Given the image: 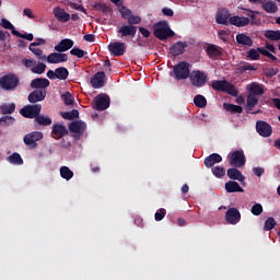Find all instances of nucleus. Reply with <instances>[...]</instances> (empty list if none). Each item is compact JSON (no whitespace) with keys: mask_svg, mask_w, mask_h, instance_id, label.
Wrapping results in <instances>:
<instances>
[{"mask_svg":"<svg viewBox=\"0 0 280 280\" xmlns=\"http://www.w3.org/2000/svg\"><path fill=\"white\" fill-rule=\"evenodd\" d=\"M229 19H231V12L228 9H221L217 12L215 23L218 25H229Z\"/></svg>","mask_w":280,"mask_h":280,"instance_id":"nucleus-21","label":"nucleus"},{"mask_svg":"<svg viewBox=\"0 0 280 280\" xmlns=\"http://www.w3.org/2000/svg\"><path fill=\"white\" fill-rule=\"evenodd\" d=\"M218 36L221 40H226V36H229V32L224 30H219L218 31Z\"/></svg>","mask_w":280,"mask_h":280,"instance_id":"nucleus-63","label":"nucleus"},{"mask_svg":"<svg viewBox=\"0 0 280 280\" xmlns=\"http://www.w3.org/2000/svg\"><path fill=\"white\" fill-rule=\"evenodd\" d=\"M20 80L14 73L4 74L0 78V86L3 91H16Z\"/></svg>","mask_w":280,"mask_h":280,"instance_id":"nucleus-4","label":"nucleus"},{"mask_svg":"<svg viewBox=\"0 0 280 280\" xmlns=\"http://www.w3.org/2000/svg\"><path fill=\"white\" fill-rule=\"evenodd\" d=\"M106 82V73L104 71H98L91 79V84L93 89H102Z\"/></svg>","mask_w":280,"mask_h":280,"instance_id":"nucleus-22","label":"nucleus"},{"mask_svg":"<svg viewBox=\"0 0 280 280\" xmlns=\"http://www.w3.org/2000/svg\"><path fill=\"white\" fill-rule=\"evenodd\" d=\"M10 38V33L8 31H0V43H4Z\"/></svg>","mask_w":280,"mask_h":280,"instance_id":"nucleus-60","label":"nucleus"},{"mask_svg":"<svg viewBox=\"0 0 280 280\" xmlns=\"http://www.w3.org/2000/svg\"><path fill=\"white\" fill-rule=\"evenodd\" d=\"M189 78L192 86H197V89L207 84V74L200 70L192 71Z\"/></svg>","mask_w":280,"mask_h":280,"instance_id":"nucleus-9","label":"nucleus"},{"mask_svg":"<svg viewBox=\"0 0 280 280\" xmlns=\"http://www.w3.org/2000/svg\"><path fill=\"white\" fill-rule=\"evenodd\" d=\"M225 191L228 194H235V192L244 194V188H241L237 182L230 180L225 183Z\"/></svg>","mask_w":280,"mask_h":280,"instance_id":"nucleus-31","label":"nucleus"},{"mask_svg":"<svg viewBox=\"0 0 280 280\" xmlns=\"http://www.w3.org/2000/svg\"><path fill=\"white\" fill-rule=\"evenodd\" d=\"M253 172H254L255 176L259 177V176H261L264 174L265 170H264V167L257 166V167L253 168Z\"/></svg>","mask_w":280,"mask_h":280,"instance_id":"nucleus-64","label":"nucleus"},{"mask_svg":"<svg viewBox=\"0 0 280 280\" xmlns=\"http://www.w3.org/2000/svg\"><path fill=\"white\" fill-rule=\"evenodd\" d=\"M61 100L63 101L66 106H73V102H75V100L73 98V94L70 92H65L63 94H61Z\"/></svg>","mask_w":280,"mask_h":280,"instance_id":"nucleus-43","label":"nucleus"},{"mask_svg":"<svg viewBox=\"0 0 280 280\" xmlns=\"http://www.w3.org/2000/svg\"><path fill=\"white\" fill-rule=\"evenodd\" d=\"M108 51L114 57L124 56L126 54V43L113 42L108 45Z\"/></svg>","mask_w":280,"mask_h":280,"instance_id":"nucleus-12","label":"nucleus"},{"mask_svg":"<svg viewBox=\"0 0 280 280\" xmlns=\"http://www.w3.org/2000/svg\"><path fill=\"white\" fill-rule=\"evenodd\" d=\"M215 163H222V155L218 153H212L208 155L203 161V165H206L207 167H213Z\"/></svg>","mask_w":280,"mask_h":280,"instance_id":"nucleus-30","label":"nucleus"},{"mask_svg":"<svg viewBox=\"0 0 280 280\" xmlns=\"http://www.w3.org/2000/svg\"><path fill=\"white\" fill-rule=\"evenodd\" d=\"M187 47H188L187 42H177L171 46L170 54H172L174 58H176L177 56H183Z\"/></svg>","mask_w":280,"mask_h":280,"instance_id":"nucleus-19","label":"nucleus"},{"mask_svg":"<svg viewBox=\"0 0 280 280\" xmlns=\"http://www.w3.org/2000/svg\"><path fill=\"white\" fill-rule=\"evenodd\" d=\"M44 137L42 131H32L24 136L23 141L28 150H36L38 148V141H43Z\"/></svg>","mask_w":280,"mask_h":280,"instance_id":"nucleus-5","label":"nucleus"},{"mask_svg":"<svg viewBox=\"0 0 280 280\" xmlns=\"http://www.w3.org/2000/svg\"><path fill=\"white\" fill-rule=\"evenodd\" d=\"M223 108H224V110H226L228 113H231L232 115H235L237 113L241 114L244 110L242 108V106L235 105V104H230V103H224Z\"/></svg>","mask_w":280,"mask_h":280,"instance_id":"nucleus-34","label":"nucleus"},{"mask_svg":"<svg viewBox=\"0 0 280 280\" xmlns=\"http://www.w3.org/2000/svg\"><path fill=\"white\" fill-rule=\"evenodd\" d=\"M49 65H60V62H67L69 56L65 52H51L46 57Z\"/></svg>","mask_w":280,"mask_h":280,"instance_id":"nucleus-14","label":"nucleus"},{"mask_svg":"<svg viewBox=\"0 0 280 280\" xmlns=\"http://www.w3.org/2000/svg\"><path fill=\"white\" fill-rule=\"evenodd\" d=\"M249 95H264V85L259 83H252L249 86Z\"/></svg>","mask_w":280,"mask_h":280,"instance_id":"nucleus-37","label":"nucleus"},{"mask_svg":"<svg viewBox=\"0 0 280 280\" xmlns=\"http://www.w3.org/2000/svg\"><path fill=\"white\" fill-rule=\"evenodd\" d=\"M166 214H167V211L164 208H160L155 212V222H161V220H163V218H165Z\"/></svg>","mask_w":280,"mask_h":280,"instance_id":"nucleus-56","label":"nucleus"},{"mask_svg":"<svg viewBox=\"0 0 280 280\" xmlns=\"http://www.w3.org/2000/svg\"><path fill=\"white\" fill-rule=\"evenodd\" d=\"M16 110V105L14 103H4L0 106L1 115H12Z\"/></svg>","mask_w":280,"mask_h":280,"instance_id":"nucleus-35","label":"nucleus"},{"mask_svg":"<svg viewBox=\"0 0 280 280\" xmlns=\"http://www.w3.org/2000/svg\"><path fill=\"white\" fill-rule=\"evenodd\" d=\"M40 110H43V105L40 104L25 105L20 110V114L22 115V117H25L26 119H36Z\"/></svg>","mask_w":280,"mask_h":280,"instance_id":"nucleus-7","label":"nucleus"},{"mask_svg":"<svg viewBox=\"0 0 280 280\" xmlns=\"http://www.w3.org/2000/svg\"><path fill=\"white\" fill-rule=\"evenodd\" d=\"M277 226V221H275V218L270 217L265 221L264 231H272Z\"/></svg>","mask_w":280,"mask_h":280,"instance_id":"nucleus-48","label":"nucleus"},{"mask_svg":"<svg viewBox=\"0 0 280 280\" xmlns=\"http://www.w3.org/2000/svg\"><path fill=\"white\" fill-rule=\"evenodd\" d=\"M13 36H16L18 38H24L25 40H30V42L34 40V34L32 33L22 34L19 31H13Z\"/></svg>","mask_w":280,"mask_h":280,"instance_id":"nucleus-50","label":"nucleus"},{"mask_svg":"<svg viewBox=\"0 0 280 280\" xmlns=\"http://www.w3.org/2000/svg\"><path fill=\"white\" fill-rule=\"evenodd\" d=\"M74 45L75 42H73V39L65 38L55 46V51H58L59 54H65V51H69V49H71Z\"/></svg>","mask_w":280,"mask_h":280,"instance_id":"nucleus-18","label":"nucleus"},{"mask_svg":"<svg viewBox=\"0 0 280 280\" xmlns=\"http://www.w3.org/2000/svg\"><path fill=\"white\" fill-rule=\"evenodd\" d=\"M261 8L267 12V14H277L279 12V7L277 5V2L272 0H262Z\"/></svg>","mask_w":280,"mask_h":280,"instance_id":"nucleus-27","label":"nucleus"},{"mask_svg":"<svg viewBox=\"0 0 280 280\" xmlns=\"http://www.w3.org/2000/svg\"><path fill=\"white\" fill-rule=\"evenodd\" d=\"M61 116L63 117V119L71 121V120L78 119V117H80V112H78V109H72L71 112L62 113Z\"/></svg>","mask_w":280,"mask_h":280,"instance_id":"nucleus-41","label":"nucleus"},{"mask_svg":"<svg viewBox=\"0 0 280 280\" xmlns=\"http://www.w3.org/2000/svg\"><path fill=\"white\" fill-rule=\"evenodd\" d=\"M70 132H74V135H84L86 130V122H82L80 120L73 121L69 125Z\"/></svg>","mask_w":280,"mask_h":280,"instance_id":"nucleus-28","label":"nucleus"},{"mask_svg":"<svg viewBox=\"0 0 280 280\" xmlns=\"http://www.w3.org/2000/svg\"><path fill=\"white\" fill-rule=\"evenodd\" d=\"M140 34L143 36V38H150V31L143 26L139 27Z\"/></svg>","mask_w":280,"mask_h":280,"instance_id":"nucleus-61","label":"nucleus"},{"mask_svg":"<svg viewBox=\"0 0 280 280\" xmlns=\"http://www.w3.org/2000/svg\"><path fill=\"white\" fill-rule=\"evenodd\" d=\"M60 176L65 180H71V178H73V171H71V168H69L68 166H61Z\"/></svg>","mask_w":280,"mask_h":280,"instance_id":"nucleus-39","label":"nucleus"},{"mask_svg":"<svg viewBox=\"0 0 280 280\" xmlns=\"http://www.w3.org/2000/svg\"><path fill=\"white\" fill-rule=\"evenodd\" d=\"M240 69L241 71H257V68L248 62L241 63Z\"/></svg>","mask_w":280,"mask_h":280,"instance_id":"nucleus-57","label":"nucleus"},{"mask_svg":"<svg viewBox=\"0 0 280 280\" xmlns=\"http://www.w3.org/2000/svg\"><path fill=\"white\" fill-rule=\"evenodd\" d=\"M57 80H67L69 78V70L65 67L56 69Z\"/></svg>","mask_w":280,"mask_h":280,"instance_id":"nucleus-42","label":"nucleus"},{"mask_svg":"<svg viewBox=\"0 0 280 280\" xmlns=\"http://www.w3.org/2000/svg\"><path fill=\"white\" fill-rule=\"evenodd\" d=\"M47 86H49V79L36 78L31 81V89H35L36 91H45Z\"/></svg>","mask_w":280,"mask_h":280,"instance_id":"nucleus-25","label":"nucleus"},{"mask_svg":"<svg viewBox=\"0 0 280 280\" xmlns=\"http://www.w3.org/2000/svg\"><path fill=\"white\" fill-rule=\"evenodd\" d=\"M224 49L215 44H209L206 48V54L211 59L221 58Z\"/></svg>","mask_w":280,"mask_h":280,"instance_id":"nucleus-16","label":"nucleus"},{"mask_svg":"<svg viewBox=\"0 0 280 280\" xmlns=\"http://www.w3.org/2000/svg\"><path fill=\"white\" fill-rule=\"evenodd\" d=\"M138 27L131 24H121L117 30V34L120 35V38H135L137 36Z\"/></svg>","mask_w":280,"mask_h":280,"instance_id":"nucleus-8","label":"nucleus"},{"mask_svg":"<svg viewBox=\"0 0 280 280\" xmlns=\"http://www.w3.org/2000/svg\"><path fill=\"white\" fill-rule=\"evenodd\" d=\"M256 131L260 137L268 138L272 135V126L264 120H258L256 122Z\"/></svg>","mask_w":280,"mask_h":280,"instance_id":"nucleus-13","label":"nucleus"},{"mask_svg":"<svg viewBox=\"0 0 280 280\" xmlns=\"http://www.w3.org/2000/svg\"><path fill=\"white\" fill-rule=\"evenodd\" d=\"M228 176L231 180H238V183H244L246 177L242 174V171L237 170V167L229 168Z\"/></svg>","mask_w":280,"mask_h":280,"instance_id":"nucleus-29","label":"nucleus"},{"mask_svg":"<svg viewBox=\"0 0 280 280\" xmlns=\"http://www.w3.org/2000/svg\"><path fill=\"white\" fill-rule=\"evenodd\" d=\"M247 58H249V60H259V58H260L259 48H257V49L250 48L247 51Z\"/></svg>","mask_w":280,"mask_h":280,"instance_id":"nucleus-51","label":"nucleus"},{"mask_svg":"<svg viewBox=\"0 0 280 280\" xmlns=\"http://www.w3.org/2000/svg\"><path fill=\"white\" fill-rule=\"evenodd\" d=\"M240 220H242V213H240V210L237 208H229L225 212V222L228 224H238Z\"/></svg>","mask_w":280,"mask_h":280,"instance_id":"nucleus-11","label":"nucleus"},{"mask_svg":"<svg viewBox=\"0 0 280 280\" xmlns=\"http://www.w3.org/2000/svg\"><path fill=\"white\" fill-rule=\"evenodd\" d=\"M45 69H47V65L39 62L35 67L31 69L32 73H36L37 75H43L45 73Z\"/></svg>","mask_w":280,"mask_h":280,"instance_id":"nucleus-44","label":"nucleus"},{"mask_svg":"<svg viewBox=\"0 0 280 280\" xmlns=\"http://www.w3.org/2000/svg\"><path fill=\"white\" fill-rule=\"evenodd\" d=\"M0 25H1V27H3L4 30H11V34H14V31H16V28L14 27V25L12 24V22H10L9 20H7L5 18L1 19Z\"/></svg>","mask_w":280,"mask_h":280,"instance_id":"nucleus-45","label":"nucleus"},{"mask_svg":"<svg viewBox=\"0 0 280 280\" xmlns=\"http://www.w3.org/2000/svg\"><path fill=\"white\" fill-rule=\"evenodd\" d=\"M92 7L96 12H103L106 16L113 12V9H110L108 4H104L102 2H94Z\"/></svg>","mask_w":280,"mask_h":280,"instance_id":"nucleus-32","label":"nucleus"},{"mask_svg":"<svg viewBox=\"0 0 280 280\" xmlns=\"http://www.w3.org/2000/svg\"><path fill=\"white\" fill-rule=\"evenodd\" d=\"M71 56H75L77 58H84V56H86V51L74 47L70 50Z\"/></svg>","mask_w":280,"mask_h":280,"instance_id":"nucleus-52","label":"nucleus"},{"mask_svg":"<svg viewBox=\"0 0 280 280\" xmlns=\"http://www.w3.org/2000/svg\"><path fill=\"white\" fill-rule=\"evenodd\" d=\"M7 161L8 163H11V165H23V158L18 152H14L8 156Z\"/></svg>","mask_w":280,"mask_h":280,"instance_id":"nucleus-36","label":"nucleus"},{"mask_svg":"<svg viewBox=\"0 0 280 280\" xmlns=\"http://www.w3.org/2000/svg\"><path fill=\"white\" fill-rule=\"evenodd\" d=\"M231 167H244L246 165V155L243 150H236L228 154Z\"/></svg>","mask_w":280,"mask_h":280,"instance_id":"nucleus-6","label":"nucleus"},{"mask_svg":"<svg viewBox=\"0 0 280 280\" xmlns=\"http://www.w3.org/2000/svg\"><path fill=\"white\" fill-rule=\"evenodd\" d=\"M191 63L187 61H180L174 66L171 75H174L175 80H187L191 75Z\"/></svg>","mask_w":280,"mask_h":280,"instance_id":"nucleus-3","label":"nucleus"},{"mask_svg":"<svg viewBox=\"0 0 280 280\" xmlns=\"http://www.w3.org/2000/svg\"><path fill=\"white\" fill-rule=\"evenodd\" d=\"M70 8H72V10H79L80 12H83V14H86V9H84V5L82 4L71 2Z\"/></svg>","mask_w":280,"mask_h":280,"instance_id":"nucleus-59","label":"nucleus"},{"mask_svg":"<svg viewBox=\"0 0 280 280\" xmlns=\"http://www.w3.org/2000/svg\"><path fill=\"white\" fill-rule=\"evenodd\" d=\"M257 104H259V98L253 94H249L247 96V106L245 108L247 115H257V114L261 113V110L253 112V108H255V106H257Z\"/></svg>","mask_w":280,"mask_h":280,"instance_id":"nucleus-20","label":"nucleus"},{"mask_svg":"<svg viewBox=\"0 0 280 280\" xmlns=\"http://www.w3.org/2000/svg\"><path fill=\"white\" fill-rule=\"evenodd\" d=\"M162 14L164 16H174V10H172L170 8H163L162 9Z\"/></svg>","mask_w":280,"mask_h":280,"instance_id":"nucleus-62","label":"nucleus"},{"mask_svg":"<svg viewBox=\"0 0 280 280\" xmlns=\"http://www.w3.org/2000/svg\"><path fill=\"white\" fill-rule=\"evenodd\" d=\"M265 37L269 40H280V31H266Z\"/></svg>","mask_w":280,"mask_h":280,"instance_id":"nucleus-46","label":"nucleus"},{"mask_svg":"<svg viewBox=\"0 0 280 280\" xmlns=\"http://www.w3.org/2000/svg\"><path fill=\"white\" fill-rule=\"evenodd\" d=\"M36 47V44L31 43L28 49L38 58V60H47V56L43 55V49Z\"/></svg>","mask_w":280,"mask_h":280,"instance_id":"nucleus-38","label":"nucleus"},{"mask_svg":"<svg viewBox=\"0 0 280 280\" xmlns=\"http://www.w3.org/2000/svg\"><path fill=\"white\" fill-rule=\"evenodd\" d=\"M14 121L16 120L12 116H2L0 118V126H4V127L12 126L14 125Z\"/></svg>","mask_w":280,"mask_h":280,"instance_id":"nucleus-47","label":"nucleus"},{"mask_svg":"<svg viewBox=\"0 0 280 280\" xmlns=\"http://www.w3.org/2000/svg\"><path fill=\"white\" fill-rule=\"evenodd\" d=\"M22 63L26 69H34V67H36V60L34 59H23Z\"/></svg>","mask_w":280,"mask_h":280,"instance_id":"nucleus-58","label":"nucleus"},{"mask_svg":"<svg viewBox=\"0 0 280 280\" xmlns=\"http://www.w3.org/2000/svg\"><path fill=\"white\" fill-rule=\"evenodd\" d=\"M51 135L52 138L58 141L59 139H62V137H67V135H69V130L65 125L55 124L52 125Z\"/></svg>","mask_w":280,"mask_h":280,"instance_id":"nucleus-15","label":"nucleus"},{"mask_svg":"<svg viewBox=\"0 0 280 280\" xmlns=\"http://www.w3.org/2000/svg\"><path fill=\"white\" fill-rule=\"evenodd\" d=\"M230 25H234L235 27H246V25H250V19L234 15L229 19Z\"/></svg>","mask_w":280,"mask_h":280,"instance_id":"nucleus-24","label":"nucleus"},{"mask_svg":"<svg viewBox=\"0 0 280 280\" xmlns=\"http://www.w3.org/2000/svg\"><path fill=\"white\" fill-rule=\"evenodd\" d=\"M34 124H37V126H51L52 120L50 117L45 116V115H38L35 119H34Z\"/></svg>","mask_w":280,"mask_h":280,"instance_id":"nucleus-33","label":"nucleus"},{"mask_svg":"<svg viewBox=\"0 0 280 280\" xmlns=\"http://www.w3.org/2000/svg\"><path fill=\"white\" fill-rule=\"evenodd\" d=\"M236 43L238 47H253V38H250L246 33L237 34Z\"/></svg>","mask_w":280,"mask_h":280,"instance_id":"nucleus-26","label":"nucleus"},{"mask_svg":"<svg viewBox=\"0 0 280 280\" xmlns=\"http://www.w3.org/2000/svg\"><path fill=\"white\" fill-rule=\"evenodd\" d=\"M119 12L121 16L125 19V21H128L132 16V11L126 7L119 9Z\"/></svg>","mask_w":280,"mask_h":280,"instance_id":"nucleus-53","label":"nucleus"},{"mask_svg":"<svg viewBox=\"0 0 280 280\" xmlns=\"http://www.w3.org/2000/svg\"><path fill=\"white\" fill-rule=\"evenodd\" d=\"M47 97L46 90H34L28 94V102L31 104H37V102H43Z\"/></svg>","mask_w":280,"mask_h":280,"instance_id":"nucleus-17","label":"nucleus"},{"mask_svg":"<svg viewBox=\"0 0 280 280\" xmlns=\"http://www.w3.org/2000/svg\"><path fill=\"white\" fill-rule=\"evenodd\" d=\"M94 110H106L110 107V96L100 94L94 98Z\"/></svg>","mask_w":280,"mask_h":280,"instance_id":"nucleus-10","label":"nucleus"},{"mask_svg":"<svg viewBox=\"0 0 280 280\" xmlns=\"http://www.w3.org/2000/svg\"><path fill=\"white\" fill-rule=\"evenodd\" d=\"M52 14L60 23H69V21H71V14L67 13L65 9L60 7H56Z\"/></svg>","mask_w":280,"mask_h":280,"instance_id":"nucleus-23","label":"nucleus"},{"mask_svg":"<svg viewBox=\"0 0 280 280\" xmlns=\"http://www.w3.org/2000/svg\"><path fill=\"white\" fill-rule=\"evenodd\" d=\"M212 174L217 178H222L226 174V171L222 166H214L212 167Z\"/></svg>","mask_w":280,"mask_h":280,"instance_id":"nucleus-49","label":"nucleus"},{"mask_svg":"<svg viewBox=\"0 0 280 280\" xmlns=\"http://www.w3.org/2000/svg\"><path fill=\"white\" fill-rule=\"evenodd\" d=\"M194 104L197 106V108H206L207 107V98L202 96L201 94H197L194 97Z\"/></svg>","mask_w":280,"mask_h":280,"instance_id":"nucleus-40","label":"nucleus"},{"mask_svg":"<svg viewBox=\"0 0 280 280\" xmlns=\"http://www.w3.org/2000/svg\"><path fill=\"white\" fill-rule=\"evenodd\" d=\"M127 23L133 26L140 25L141 16L131 14V16L127 20Z\"/></svg>","mask_w":280,"mask_h":280,"instance_id":"nucleus-54","label":"nucleus"},{"mask_svg":"<svg viewBox=\"0 0 280 280\" xmlns=\"http://www.w3.org/2000/svg\"><path fill=\"white\" fill-rule=\"evenodd\" d=\"M211 88L213 91H220L222 93H228V95H232V97H237L240 95V92L237 91V88L233 85V83L226 81V80H214L211 83Z\"/></svg>","mask_w":280,"mask_h":280,"instance_id":"nucleus-2","label":"nucleus"},{"mask_svg":"<svg viewBox=\"0 0 280 280\" xmlns=\"http://www.w3.org/2000/svg\"><path fill=\"white\" fill-rule=\"evenodd\" d=\"M252 213L253 215H260L264 213V207L261 203H256L252 207Z\"/></svg>","mask_w":280,"mask_h":280,"instance_id":"nucleus-55","label":"nucleus"},{"mask_svg":"<svg viewBox=\"0 0 280 280\" xmlns=\"http://www.w3.org/2000/svg\"><path fill=\"white\" fill-rule=\"evenodd\" d=\"M175 35L176 33L170 28V23L165 20L153 25V36L159 40H167V38H172Z\"/></svg>","mask_w":280,"mask_h":280,"instance_id":"nucleus-1","label":"nucleus"}]
</instances>
